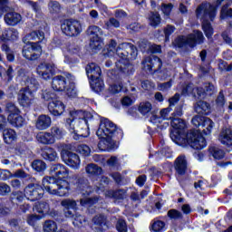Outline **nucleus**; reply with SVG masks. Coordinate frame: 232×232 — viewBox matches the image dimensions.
<instances>
[{
	"mask_svg": "<svg viewBox=\"0 0 232 232\" xmlns=\"http://www.w3.org/2000/svg\"><path fill=\"white\" fill-rule=\"evenodd\" d=\"M182 105L177 106L169 117L170 125L173 130L170 132V139L175 144L181 148H191L200 151L208 146V141L202 132L198 130L190 129L186 132V121L178 118L182 117Z\"/></svg>",
	"mask_w": 232,
	"mask_h": 232,
	"instance_id": "f257e3e1",
	"label": "nucleus"
},
{
	"mask_svg": "<svg viewBox=\"0 0 232 232\" xmlns=\"http://www.w3.org/2000/svg\"><path fill=\"white\" fill-rule=\"evenodd\" d=\"M96 135L100 140L98 142L99 150L101 151H111V150L119 148L117 144L124 138V131L110 119L102 117Z\"/></svg>",
	"mask_w": 232,
	"mask_h": 232,
	"instance_id": "f03ea898",
	"label": "nucleus"
},
{
	"mask_svg": "<svg viewBox=\"0 0 232 232\" xmlns=\"http://www.w3.org/2000/svg\"><path fill=\"white\" fill-rule=\"evenodd\" d=\"M116 54L120 57L115 63L116 68L108 72L113 81H119L121 75H130V61H135L139 55V49L131 43H121L117 46Z\"/></svg>",
	"mask_w": 232,
	"mask_h": 232,
	"instance_id": "7ed1b4c3",
	"label": "nucleus"
},
{
	"mask_svg": "<svg viewBox=\"0 0 232 232\" xmlns=\"http://www.w3.org/2000/svg\"><path fill=\"white\" fill-rule=\"evenodd\" d=\"M81 111H71L69 112L70 118L65 121V127L70 133H73L74 140L90 137V125L86 123V121L81 120Z\"/></svg>",
	"mask_w": 232,
	"mask_h": 232,
	"instance_id": "20e7f679",
	"label": "nucleus"
},
{
	"mask_svg": "<svg viewBox=\"0 0 232 232\" xmlns=\"http://www.w3.org/2000/svg\"><path fill=\"white\" fill-rule=\"evenodd\" d=\"M71 184L74 186V191L84 198L81 200L82 206H95L99 202L98 196L90 198L95 192V188L90 185V182L85 178H74Z\"/></svg>",
	"mask_w": 232,
	"mask_h": 232,
	"instance_id": "39448f33",
	"label": "nucleus"
},
{
	"mask_svg": "<svg viewBox=\"0 0 232 232\" xmlns=\"http://www.w3.org/2000/svg\"><path fill=\"white\" fill-rule=\"evenodd\" d=\"M52 88L54 92H65L69 99H75L77 97V88L75 82L63 75H56L53 77Z\"/></svg>",
	"mask_w": 232,
	"mask_h": 232,
	"instance_id": "423d86ee",
	"label": "nucleus"
},
{
	"mask_svg": "<svg viewBox=\"0 0 232 232\" xmlns=\"http://www.w3.org/2000/svg\"><path fill=\"white\" fill-rule=\"evenodd\" d=\"M22 55L27 61H37L43 55L41 42H27L23 47Z\"/></svg>",
	"mask_w": 232,
	"mask_h": 232,
	"instance_id": "0eeeda50",
	"label": "nucleus"
},
{
	"mask_svg": "<svg viewBox=\"0 0 232 232\" xmlns=\"http://www.w3.org/2000/svg\"><path fill=\"white\" fill-rule=\"evenodd\" d=\"M61 30L67 37H77L82 32V25L79 20L64 19L61 24Z\"/></svg>",
	"mask_w": 232,
	"mask_h": 232,
	"instance_id": "6e6552de",
	"label": "nucleus"
},
{
	"mask_svg": "<svg viewBox=\"0 0 232 232\" xmlns=\"http://www.w3.org/2000/svg\"><path fill=\"white\" fill-rule=\"evenodd\" d=\"M191 123L195 128H201L203 135H209L215 128V121L206 116L195 115Z\"/></svg>",
	"mask_w": 232,
	"mask_h": 232,
	"instance_id": "1a4fd4ad",
	"label": "nucleus"
},
{
	"mask_svg": "<svg viewBox=\"0 0 232 232\" xmlns=\"http://www.w3.org/2000/svg\"><path fill=\"white\" fill-rule=\"evenodd\" d=\"M25 196L31 202L41 200L44 197V188L37 183H29L24 188Z\"/></svg>",
	"mask_w": 232,
	"mask_h": 232,
	"instance_id": "9d476101",
	"label": "nucleus"
},
{
	"mask_svg": "<svg viewBox=\"0 0 232 232\" xmlns=\"http://www.w3.org/2000/svg\"><path fill=\"white\" fill-rule=\"evenodd\" d=\"M60 155L63 162H64V164L69 168L78 169L79 166H81V158L79 157V154L72 150L63 149Z\"/></svg>",
	"mask_w": 232,
	"mask_h": 232,
	"instance_id": "9b49d317",
	"label": "nucleus"
},
{
	"mask_svg": "<svg viewBox=\"0 0 232 232\" xmlns=\"http://www.w3.org/2000/svg\"><path fill=\"white\" fill-rule=\"evenodd\" d=\"M73 179H82V177L72 178L70 181L68 179H59L55 191L53 195H55L56 197H68L72 191V189H75L73 184H72V180H73Z\"/></svg>",
	"mask_w": 232,
	"mask_h": 232,
	"instance_id": "f8f14e48",
	"label": "nucleus"
},
{
	"mask_svg": "<svg viewBox=\"0 0 232 232\" xmlns=\"http://www.w3.org/2000/svg\"><path fill=\"white\" fill-rule=\"evenodd\" d=\"M36 72L44 79V81H48L55 75V63H41L36 67Z\"/></svg>",
	"mask_w": 232,
	"mask_h": 232,
	"instance_id": "ddd939ff",
	"label": "nucleus"
},
{
	"mask_svg": "<svg viewBox=\"0 0 232 232\" xmlns=\"http://www.w3.org/2000/svg\"><path fill=\"white\" fill-rule=\"evenodd\" d=\"M49 174L51 177H54L57 180H63L64 179H68L70 172L66 166L57 163L50 167Z\"/></svg>",
	"mask_w": 232,
	"mask_h": 232,
	"instance_id": "4468645a",
	"label": "nucleus"
},
{
	"mask_svg": "<svg viewBox=\"0 0 232 232\" xmlns=\"http://www.w3.org/2000/svg\"><path fill=\"white\" fill-rule=\"evenodd\" d=\"M47 109L53 117H61L66 111V105L57 99L49 102Z\"/></svg>",
	"mask_w": 232,
	"mask_h": 232,
	"instance_id": "2eb2a0df",
	"label": "nucleus"
},
{
	"mask_svg": "<svg viewBox=\"0 0 232 232\" xmlns=\"http://www.w3.org/2000/svg\"><path fill=\"white\" fill-rule=\"evenodd\" d=\"M59 182V179H57L55 177L53 176H45L42 179V188L44 191V193H49V195H53L57 184Z\"/></svg>",
	"mask_w": 232,
	"mask_h": 232,
	"instance_id": "dca6fc26",
	"label": "nucleus"
},
{
	"mask_svg": "<svg viewBox=\"0 0 232 232\" xmlns=\"http://www.w3.org/2000/svg\"><path fill=\"white\" fill-rule=\"evenodd\" d=\"M187 39L189 48H195L198 46V44H204V41H206L204 34H202L200 30H194L193 33L187 35Z\"/></svg>",
	"mask_w": 232,
	"mask_h": 232,
	"instance_id": "f3484780",
	"label": "nucleus"
},
{
	"mask_svg": "<svg viewBox=\"0 0 232 232\" xmlns=\"http://www.w3.org/2000/svg\"><path fill=\"white\" fill-rule=\"evenodd\" d=\"M174 169L178 177H184L188 172V160L186 156L180 155L174 161Z\"/></svg>",
	"mask_w": 232,
	"mask_h": 232,
	"instance_id": "a211bd4d",
	"label": "nucleus"
},
{
	"mask_svg": "<svg viewBox=\"0 0 232 232\" xmlns=\"http://www.w3.org/2000/svg\"><path fill=\"white\" fill-rule=\"evenodd\" d=\"M19 39V31L14 27L5 29L0 35V43H15Z\"/></svg>",
	"mask_w": 232,
	"mask_h": 232,
	"instance_id": "6ab92c4d",
	"label": "nucleus"
},
{
	"mask_svg": "<svg viewBox=\"0 0 232 232\" xmlns=\"http://www.w3.org/2000/svg\"><path fill=\"white\" fill-rule=\"evenodd\" d=\"M23 16L21 14L12 11L8 12L4 16V21L7 26H17L21 23Z\"/></svg>",
	"mask_w": 232,
	"mask_h": 232,
	"instance_id": "aec40b11",
	"label": "nucleus"
},
{
	"mask_svg": "<svg viewBox=\"0 0 232 232\" xmlns=\"http://www.w3.org/2000/svg\"><path fill=\"white\" fill-rule=\"evenodd\" d=\"M86 75L89 80L95 79L97 77H101L102 75V70H101V66L95 63H91L85 67Z\"/></svg>",
	"mask_w": 232,
	"mask_h": 232,
	"instance_id": "412c9836",
	"label": "nucleus"
},
{
	"mask_svg": "<svg viewBox=\"0 0 232 232\" xmlns=\"http://www.w3.org/2000/svg\"><path fill=\"white\" fill-rule=\"evenodd\" d=\"M194 111L198 113V115H209L211 113V104L205 101H198L194 105Z\"/></svg>",
	"mask_w": 232,
	"mask_h": 232,
	"instance_id": "4be33fe9",
	"label": "nucleus"
},
{
	"mask_svg": "<svg viewBox=\"0 0 232 232\" xmlns=\"http://www.w3.org/2000/svg\"><path fill=\"white\" fill-rule=\"evenodd\" d=\"M32 93L33 92L26 91L25 89L20 90L18 93V102L23 108H30V106H32V99H30Z\"/></svg>",
	"mask_w": 232,
	"mask_h": 232,
	"instance_id": "5701e85b",
	"label": "nucleus"
},
{
	"mask_svg": "<svg viewBox=\"0 0 232 232\" xmlns=\"http://www.w3.org/2000/svg\"><path fill=\"white\" fill-rule=\"evenodd\" d=\"M6 122H9L13 128H23L26 123V120L21 115V113L13 114L6 117Z\"/></svg>",
	"mask_w": 232,
	"mask_h": 232,
	"instance_id": "b1692460",
	"label": "nucleus"
},
{
	"mask_svg": "<svg viewBox=\"0 0 232 232\" xmlns=\"http://www.w3.org/2000/svg\"><path fill=\"white\" fill-rule=\"evenodd\" d=\"M41 157L46 162H55L59 157L57 156V151L55 149L51 147H45L41 151Z\"/></svg>",
	"mask_w": 232,
	"mask_h": 232,
	"instance_id": "393cba45",
	"label": "nucleus"
},
{
	"mask_svg": "<svg viewBox=\"0 0 232 232\" xmlns=\"http://www.w3.org/2000/svg\"><path fill=\"white\" fill-rule=\"evenodd\" d=\"M5 144L14 146L17 142V132L13 129H5L3 131Z\"/></svg>",
	"mask_w": 232,
	"mask_h": 232,
	"instance_id": "a878e982",
	"label": "nucleus"
},
{
	"mask_svg": "<svg viewBox=\"0 0 232 232\" xmlns=\"http://www.w3.org/2000/svg\"><path fill=\"white\" fill-rule=\"evenodd\" d=\"M219 140L223 146L231 148L232 146V130L229 128L222 129L219 134Z\"/></svg>",
	"mask_w": 232,
	"mask_h": 232,
	"instance_id": "bb28decb",
	"label": "nucleus"
},
{
	"mask_svg": "<svg viewBox=\"0 0 232 232\" xmlns=\"http://www.w3.org/2000/svg\"><path fill=\"white\" fill-rule=\"evenodd\" d=\"M50 126H52V118H50V116L42 114L38 117L35 124L37 130H48Z\"/></svg>",
	"mask_w": 232,
	"mask_h": 232,
	"instance_id": "cd10ccee",
	"label": "nucleus"
},
{
	"mask_svg": "<svg viewBox=\"0 0 232 232\" xmlns=\"http://www.w3.org/2000/svg\"><path fill=\"white\" fill-rule=\"evenodd\" d=\"M148 70L149 72H159L162 68V60L159 56H150L148 58Z\"/></svg>",
	"mask_w": 232,
	"mask_h": 232,
	"instance_id": "c85d7f7f",
	"label": "nucleus"
},
{
	"mask_svg": "<svg viewBox=\"0 0 232 232\" xmlns=\"http://www.w3.org/2000/svg\"><path fill=\"white\" fill-rule=\"evenodd\" d=\"M89 46L92 53H98L104 46V40L102 37H92Z\"/></svg>",
	"mask_w": 232,
	"mask_h": 232,
	"instance_id": "c756f323",
	"label": "nucleus"
},
{
	"mask_svg": "<svg viewBox=\"0 0 232 232\" xmlns=\"http://www.w3.org/2000/svg\"><path fill=\"white\" fill-rule=\"evenodd\" d=\"M162 218H164V216H160L156 218H154L153 223L151 224V231L153 232H165L166 227V222L162 221Z\"/></svg>",
	"mask_w": 232,
	"mask_h": 232,
	"instance_id": "7c9ffc66",
	"label": "nucleus"
},
{
	"mask_svg": "<svg viewBox=\"0 0 232 232\" xmlns=\"http://www.w3.org/2000/svg\"><path fill=\"white\" fill-rule=\"evenodd\" d=\"M90 85L95 93H101L104 90V81L101 76L89 80Z\"/></svg>",
	"mask_w": 232,
	"mask_h": 232,
	"instance_id": "2f4dec72",
	"label": "nucleus"
},
{
	"mask_svg": "<svg viewBox=\"0 0 232 232\" xmlns=\"http://www.w3.org/2000/svg\"><path fill=\"white\" fill-rule=\"evenodd\" d=\"M34 209L36 213H39V215H41L40 217L43 218V217H46V215L50 213V204L46 201H40L35 204Z\"/></svg>",
	"mask_w": 232,
	"mask_h": 232,
	"instance_id": "473e14b6",
	"label": "nucleus"
},
{
	"mask_svg": "<svg viewBox=\"0 0 232 232\" xmlns=\"http://www.w3.org/2000/svg\"><path fill=\"white\" fill-rule=\"evenodd\" d=\"M222 5V1H217V5H210L208 8L204 9V15H208L210 21H215L217 17L218 6Z\"/></svg>",
	"mask_w": 232,
	"mask_h": 232,
	"instance_id": "72a5a7b5",
	"label": "nucleus"
},
{
	"mask_svg": "<svg viewBox=\"0 0 232 232\" xmlns=\"http://www.w3.org/2000/svg\"><path fill=\"white\" fill-rule=\"evenodd\" d=\"M115 52H117V41L111 39L109 44L103 47L102 53L104 57H111Z\"/></svg>",
	"mask_w": 232,
	"mask_h": 232,
	"instance_id": "f704fd0d",
	"label": "nucleus"
},
{
	"mask_svg": "<svg viewBox=\"0 0 232 232\" xmlns=\"http://www.w3.org/2000/svg\"><path fill=\"white\" fill-rule=\"evenodd\" d=\"M25 197L26 193L24 190H13L10 194V200L13 204H21Z\"/></svg>",
	"mask_w": 232,
	"mask_h": 232,
	"instance_id": "c9c22d12",
	"label": "nucleus"
},
{
	"mask_svg": "<svg viewBox=\"0 0 232 232\" xmlns=\"http://www.w3.org/2000/svg\"><path fill=\"white\" fill-rule=\"evenodd\" d=\"M36 139L40 144H54L53 136L50 132H40L37 134Z\"/></svg>",
	"mask_w": 232,
	"mask_h": 232,
	"instance_id": "e433bc0d",
	"label": "nucleus"
},
{
	"mask_svg": "<svg viewBox=\"0 0 232 232\" xmlns=\"http://www.w3.org/2000/svg\"><path fill=\"white\" fill-rule=\"evenodd\" d=\"M202 30L204 32L205 37L207 39H213V34H215V29L213 28V25H211V22L209 20H204L201 24Z\"/></svg>",
	"mask_w": 232,
	"mask_h": 232,
	"instance_id": "4c0bfd02",
	"label": "nucleus"
},
{
	"mask_svg": "<svg viewBox=\"0 0 232 232\" xmlns=\"http://www.w3.org/2000/svg\"><path fill=\"white\" fill-rule=\"evenodd\" d=\"M85 170L88 175H92V177H99V175H102V168L99 167L95 163L87 164Z\"/></svg>",
	"mask_w": 232,
	"mask_h": 232,
	"instance_id": "58836bf2",
	"label": "nucleus"
},
{
	"mask_svg": "<svg viewBox=\"0 0 232 232\" xmlns=\"http://www.w3.org/2000/svg\"><path fill=\"white\" fill-rule=\"evenodd\" d=\"M172 46H174V48H179V49H182L185 46H189V43L188 41V36L179 35L172 42Z\"/></svg>",
	"mask_w": 232,
	"mask_h": 232,
	"instance_id": "ea45409f",
	"label": "nucleus"
},
{
	"mask_svg": "<svg viewBox=\"0 0 232 232\" xmlns=\"http://www.w3.org/2000/svg\"><path fill=\"white\" fill-rule=\"evenodd\" d=\"M126 191L122 188L113 190L110 189L107 191V196L109 198H114V200H124Z\"/></svg>",
	"mask_w": 232,
	"mask_h": 232,
	"instance_id": "a19ab883",
	"label": "nucleus"
},
{
	"mask_svg": "<svg viewBox=\"0 0 232 232\" xmlns=\"http://www.w3.org/2000/svg\"><path fill=\"white\" fill-rule=\"evenodd\" d=\"M208 153L215 160H222L226 157V152L222 149L217 147L208 148Z\"/></svg>",
	"mask_w": 232,
	"mask_h": 232,
	"instance_id": "79ce46f5",
	"label": "nucleus"
},
{
	"mask_svg": "<svg viewBox=\"0 0 232 232\" xmlns=\"http://www.w3.org/2000/svg\"><path fill=\"white\" fill-rule=\"evenodd\" d=\"M149 22L152 28H159V26H160V23H162L160 14H159V12H151L149 17Z\"/></svg>",
	"mask_w": 232,
	"mask_h": 232,
	"instance_id": "37998d69",
	"label": "nucleus"
},
{
	"mask_svg": "<svg viewBox=\"0 0 232 232\" xmlns=\"http://www.w3.org/2000/svg\"><path fill=\"white\" fill-rule=\"evenodd\" d=\"M31 166L36 173H44L46 170L47 165L43 160H34L31 163Z\"/></svg>",
	"mask_w": 232,
	"mask_h": 232,
	"instance_id": "c03bdc74",
	"label": "nucleus"
},
{
	"mask_svg": "<svg viewBox=\"0 0 232 232\" xmlns=\"http://www.w3.org/2000/svg\"><path fill=\"white\" fill-rule=\"evenodd\" d=\"M1 50L2 52H5L8 63H14L15 61V53L10 48V45H8V44H3L1 45Z\"/></svg>",
	"mask_w": 232,
	"mask_h": 232,
	"instance_id": "a18cd8bd",
	"label": "nucleus"
},
{
	"mask_svg": "<svg viewBox=\"0 0 232 232\" xmlns=\"http://www.w3.org/2000/svg\"><path fill=\"white\" fill-rule=\"evenodd\" d=\"M5 117H10V115L21 113V110H19V107L15 106V103L10 102L5 104Z\"/></svg>",
	"mask_w": 232,
	"mask_h": 232,
	"instance_id": "49530a36",
	"label": "nucleus"
},
{
	"mask_svg": "<svg viewBox=\"0 0 232 232\" xmlns=\"http://www.w3.org/2000/svg\"><path fill=\"white\" fill-rule=\"evenodd\" d=\"M153 110V105L150 102H142L140 103L138 107V111L143 116L148 115V113H151Z\"/></svg>",
	"mask_w": 232,
	"mask_h": 232,
	"instance_id": "de8ad7c7",
	"label": "nucleus"
},
{
	"mask_svg": "<svg viewBox=\"0 0 232 232\" xmlns=\"http://www.w3.org/2000/svg\"><path fill=\"white\" fill-rule=\"evenodd\" d=\"M24 90L34 93L39 90V82L35 78H29L27 81V86Z\"/></svg>",
	"mask_w": 232,
	"mask_h": 232,
	"instance_id": "09e8293b",
	"label": "nucleus"
},
{
	"mask_svg": "<svg viewBox=\"0 0 232 232\" xmlns=\"http://www.w3.org/2000/svg\"><path fill=\"white\" fill-rule=\"evenodd\" d=\"M61 206L63 207V210L72 209L77 211V201L74 199L65 198L61 201Z\"/></svg>",
	"mask_w": 232,
	"mask_h": 232,
	"instance_id": "8fccbe9b",
	"label": "nucleus"
},
{
	"mask_svg": "<svg viewBox=\"0 0 232 232\" xmlns=\"http://www.w3.org/2000/svg\"><path fill=\"white\" fill-rule=\"evenodd\" d=\"M168 218H169V220H182V218H184V215L182 214V212H180L178 209L175 208H171L167 212V216Z\"/></svg>",
	"mask_w": 232,
	"mask_h": 232,
	"instance_id": "3c124183",
	"label": "nucleus"
},
{
	"mask_svg": "<svg viewBox=\"0 0 232 232\" xmlns=\"http://www.w3.org/2000/svg\"><path fill=\"white\" fill-rule=\"evenodd\" d=\"M76 151L84 159H86V157H90V155L92 154V149H90V146L86 144L78 145L76 148Z\"/></svg>",
	"mask_w": 232,
	"mask_h": 232,
	"instance_id": "603ef678",
	"label": "nucleus"
},
{
	"mask_svg": "<svg viewBox=\"0 0 232 232\" xmlns=\"http://www.w3.org/2000/svg\"><path fill=\"white\" fill-rule=\"evenodd\" d=\"M44 232H56L57 231V223L53 220H45L43 224Z\"/></svg>",
	"mask_w": 232,
	"mask_h": 232,
	"instance_id": "864d4df0",
	"label": "nucleus"
},
{
	"mask_svg": "<svg viewBox=\"0 0 232 232\" xmlns=\"http://www.w3.org/2000/svg\"><path fill=\"white\" fill-rule=\"evenodd\" d=\"M51 135L55 142V140H61L64 137V130L57 126L51 128Z\"/></svg>",
	"mask_w": 232,
	"mask_h": 232,
	"instance_id": "5fc2aeb1",
	"label": "nucleus"
},
{
	"mask_svg": "<svg viewBox=\"0 0 232 232\" xmlns=\"http://www.w3.org/2000/svg\"><path fill=\"white\" fill-rule=\"evenodd\" d=\"M42 99L47 102L50 101V102H52V101H57V93H55V91L47 89L43 92Z\"/></svg>",
	"mask_w": 232,
	"mask_h": 232,
	"instance_id": "6e6d98bb",
	"label": "nucleus"
},
{
	"mask_svg": "<svg viewBox=\"0 0 232 232\" xmlns=\"http://www.w3.org/2000/svg\"><path fill=\"white\" fill-rule=\"evenodd\" d=\"M175 30H177V28L172 24H167L166 27L163 28L165 43H169V37H171L172 34H175Z\"/></svg>",
	"mask_w": 232,
	"mask_h": 232,
	"instance_id": "4d7b16f0",
	"label": "nucleus"
},
{
	"mask_svg": "<svg viewBox=\"0 0 232 232\" xmlns=\"http://www.w3.org/2000/svg\"><path fill=\"white\" fill-rule=\"evenodd\" d=\"M87 34L92 35V37H101L102 29L97 25H90L87 29Z\"/></svg>",
	"mask_w": 232,
	"mask_h": 232,
	"instance_id": "13d9d810",
	"label": "nucleus"
},
{
	"mask_svg": "<svg viewBox=\"0 0 232 232\" xmlns=\"http://www.w3.org/2000/svg\"><path fill=\"white\" fill-rule=\"evenodd\" d=\"M116 230L118 232H128V223L124 218H119L116 222Z\"/></svg>",
	"mask_w": 232,
	"mask_h": 232,
	"instance_id": "bf43d9fd",
	"label": "nucleus"
},
{
	"mask_svg": "<svg viewBox=\"0 0 232 232\" xmlns=\"http://www.w3.org/2000/svg\"><path fill=\"white\" fill-rule=\"evenodd\" d=\"M50 13L54 14H59L61 12V4L57 1H51L48 4Z\"/></svg>",
	"mask_w": 232,
	"mask_h": 232,
	"instance_id": "052dcab7",
	"label": "nucleus"
},
{
	"mask_svg": "<svg viewBox=\"0 0 232 232\" xmlns=\"http://www.w3.org/2000/svg\"><path fill=\"white\" fill-rule=\"evenodd\" d=\"M92 222L94 226H99V227H104V226H106V217H104V215L95 216L92 218Z\"/></svg>",
	"mask_w": 232,
	"mask_h": 232,
	"instance_id": "680f3d73",
	"label": "nucleus"
},
{
	"mask_svg": "<svg viewBox=\"0 0 232 232\" xmlns=\"http://www.w3.org/2000/svg\"><path fill=\"white\" fill-rule=\"evenodd\" d=\"M11 188L14 189V191H24V184L21 182L18 179H13L10 181Z\"/></svg>",
	"mask_w": 232,
	"mask_h": 232,
	"instance_id": "e2e57ef3",
	"label": "nucleus"
},
{
	"mask_svg": "<svg viewBox=\"0 0 232 232\" xmlns=\"http://www.w3.org/2000/svg\"><path fill=\"white\" fill-rule=\"evenodd\" d=\"M12 191V188L8 184L0 181V197H6Z\"/></svg>",
	"mask_w": 232,
	"mask_h": 232,
	"instance_id": "0e129e2a",
	"label": "nucleus"
},
{
	"mask_svg": "<svg viewBox=\"0 0 232 232\" xmlns=\"http://www.w3.org/2000/svg\"><path fill=\"white\" fill-rule=\"evenodd\" d=\"M229 5H225L221 7L220 19H227V17H232V8L227 9Z\"/></svg>",
	"mask_w": 232,
	"mask_h": 232,
	"instance_id": "69168bd1",
	"label": "nucleus"
},
{
	"mask_svg": "<svg viewBox=\"0 0 232 232\" xmlns=\"http://www.w3.org/2000/svg\"><path fill=\"white\" fill-rule=\"evenodd\" d=\"M43 217L35 215V214H31L27 217L26 222L28 226H35V223L37 220H41Z\"/></svg>",
	"mask_w": 232,
	"mask_h": 232,
	"instance_id": "338daca9",
	"label": "nucleus"
},
{
	"mask_svg": "<svg viewBox=\"0 0 232 232\" xmlns=\"http://www.w3.org/2000/svg\"><path fill=\"white\" fill-rule=\"evenodd\" d=\"M13 177L14 179H30V174L26 173L23 169H17Z\"/></svg>",
	"mask_w": 232,
	"mask_h": 232,
	"instance_id": "774afa93",
	"label": "nucleus"
}]
</instances>
